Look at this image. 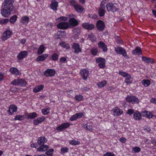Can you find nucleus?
<instances>
[{
	"instance_id": "60",
	"label": "nucleus",
	"mask_w": 156,
	"mask_h": 156,
	"mask_svg": "<svg viewBox=\"0 0 156 156\" xmlns=\"http://www.w3.org/2000/svg\"><path fill=\"white\" fill-rule=\"evenodd\" d=\"M65 34V32L64 31L59 30L57 32V34L59 35L63 36Z\"/></svg>"
},
{
	"instance_id": "27",
	"label": "nucleus",
	"mask_w": 156,
	"mask_h": 156,
	"mask_svg": "<svg viewBox=\"0 0 156 156\" xmlns=\"http://www.w3.org/2000/svg\"><path fill=\"white\" fill-rule=\"evenodd\" d=\"M29 22V18L28 16H27L23 17L20 20V23L22 24L27 25Z\"/></svg>"
},
{
	"instance_id": "58",
	"label": "nucleus",
	"mask_w": 156,
	"mask_h": 156,
	"mask_svg": "<svg viewBox=\"0 0 156 156\" xmlns=\"http://www.w3.org/2000/svg\"><path fill=\"white\" fill-rule=\"evenodd\" d=\"M38 122L41 123L45 119V117L44 116H43L41 117H38L37 118Z\"/></svg>"
},
{
	"instance_id": "45",
	"label": "nucleus",
	"mask_w": 156,
	"mask_h": 156,
	"mask_svg": "<svg viewBox=\"0 0 156 156\" xmlns=\"http://www.w3.org/2000/svg\"><path fill=\"white\" fill-rule=\"evenodd\" d=\"M24 119V115H16L14 119L15 120H18L21 121Z\"/></svg>"
},
{
	"instance_id": "56",
	"label": "nucleus",
	"mask_w": 156,
	"mask_h": 156,
	"mask_svg": "<svg viewBox=\"0 0 156 156\" xmlns=\"http://www.w3.org/2000/svg\"><path fill=\"white\" fill-rule=\"evenodd\" d=\"M60 62L62 63H65L67 62L66 58L65 57H62L59 59Z\"/></svg>"
},
{
	"instance_id": "49",
	"label": "nucleus",
	"mask_w": 156,
	"mask_h": 156,
	"mask_svg": "<svg viewBox=\"0 0 156 156\" xmlns=\"http://www.w3.org/2000/svg\"><path fill=\"white\" fill-rule=\"evenodd\" d=\"M49 112V109L48 108H45L42 110V113L44 115H47Z\"/></svg>"
},
{
	"instance_id": "7",
	"label": "nucleus",
	"mask_w": 156,
	"mask_h": 156,
	"mask_svg": "<svg viewBox=\"0 0 156 156\" xmlns=\"http://www.w3.org/2000/svg\"><path fill=\"white\" fill-rule=\"evenodd\" d=\"M70 126L69 123L68 122L63 123L56 128V130L59 131H62L68 128Z\"/></svg>"
},
{
	"instance_id": "36",
	"label": "nucleus",
	"mask_w": 156,
	"mask_h": 156,
	"mask_svg": "<svg viewBox=\"0 0 156 156\" xmlns=\"http://www.w3.org/2000/svg\"><path fill=\"white\" fill-rule=\"evenodd\" d=\"M9 71L11 73L15 75H19L20 73L18 70L16 68L12 67L10 69Z\"/></svg>"
},
{
	"instance_id": "5",
	"label": "nucleus",
	"mask_w": 156,
	"mask_h": 156,
	"mask_svg": "<svg viewBox=\"0 0 156 156\" xmlns=\"http://www.w3.org/2000/svg\"><path fill=\"white\" fill-rule=\"evenodd\" d=\"M96 62L98 63V66L101 68H103L105 67V60L104 58L101 57L97 58L96 59Z\"/></svg>"
},
{
	"instance_id": "12",
	"label": "nucleus",
	"mask_w": 156,
	"mask_h": 156,
	"mask_svg": "<svg viewBox=\"0 0 156 156\" xmlns=\"http://www.w3.org/2000/svg\"><path fill=\"white\" fill-rule=\"evenodd\" d=\"M58 6V3L56 0H52L50 4V7L53 11H56Z\"/></svg>"
},
{
	"instance_id": "42",
	"label": "nucleus",
	"mask_w": 156,
	"mask_h": 156,
	"mask_svg": "<svg viewBox=\"0 0 156 156\" xmlns=\"http://www.w3.org/2000/svg\"><path fill=\"white\" fill-rule=\"evenodd\" d=\"M107 83V82L106 80H104L101 82H99L97 83V85L98 87L101 88L104 87Z\"/></svg>"
},
{
	"instance_id": "52",
	"label": "nucleus",
	"mask_w": 156,
	"mask_h": 156,
	"mask_svg": "<svg viewBox=\"0 0 156 156\" xmlns=\"http://www.w3.org/2000/svg\"><path fill=\"white\" fill-rule=\"evenodd\" d=\"M119 74L124 77H126L129 74L126 72L120 71L119 72Z\"/></svg>"
},
{
	"instance_id": "9",
	"label": "nucleus",
	"mask_w": 156,
	"mask_h": 156,
	"mask_svg": "<svg viewBox=\"0 0 156 156\" xmlns=\"http://www.w3.org/2000/svg\"><path fill=\"white\" fill-rule=\"evenodd\" d=\"M126 100L127 102L131 103L132 104L138 103L139 102L138 98L132 96H128L126 98Z\"/></svg>"
},
{
	"instance_id": "29",
	"label": "nucleus",
	"mask_w": 156,
	"mask_h": 156,
	"mask_svg": "<svg viewBox=\"0 0 156 156\" xmlns=\"http://www.w3.org/2000/svg\"><path fill=\"white\" fill-rule=\"evenodd\" d=\"M74 8L76 11L80 13H82L84 10L82 6L78 4H76Z\"/></svg>"
},
{
	"instance_id": "39",
	"label": "nucleus",
	"mask_w": 156,
	"mask_h": 156,
	"mask_svg": "<svg viewBox=\"0 0 156 156\" xmlns=\"http://www.w3.org/2000/svg\"><path fill=\"white\" fill-rule=\"evenodd\" d=\"M37 114L36 112H33L30 113L27 115V119H33L37 116Z\"/></svg>"
},
{
	"instance_id": "8",
	"label": "nucleus",
	"mask_w": 156,
	"mask_h": 156,
	"mask_svg": "<svg viewBox=\"0 0 156 156\" xmlns=\"http://www.w3.org/2000/svg\"><path fill=\"white\" fill-rule=\"evenodd\" d=\"M12 32L10 30H7L2 34L1 38L2 40L5 41L10 37L12 35Z\"/></svg>"
},
{
	"instance_id": "43",
	"label": "nucleus",
	"mask_w": 156,
	"mask_h": 156,
	"mask_svg": "<svg viewBox=\"0 0 156 156\" xmlns=\"http://www.w3.org/2000/svg\"><path fill=\"white\" fill-rule=\"evenodd\" d=\"M17 16L16 15H14L12 16L9 20L10 22L12 24H14L17 20Z\"/></svg>"
},
{
	"instance_id": "11",
	"label": "nucleus",
	"mask_w": 156,
	"mask_h": 156,
	"mask_svg": "<svg viewBox=\"0 0 156 156\" xmlns=\"http://www.w3.org/2000/svg\"><path fill=\"white\" fill-rule=\"evenodd\" d=\"M69 27V24L67 22H62L58 23L57 25V27L58 29L66 30Z\"/></svg>"
},
{
	"instance_id": "51",
	"label": "nucleus",
	"mask_w": 156,
	"mask_h": 156,
	"mask_svg": "<svg viewBox=\"0 0 156 156\" xmlns=\"http://www.w3.org/2000/svg\"><path fill=\"white\" fill-rule=\"evenodd\" d=\"M69 149L66 147H63L61 149V154H64L68 152Z\"/></svg>"
},
{
	"instance_id": "47",
	"label": "nucleus",
	"mask_w": 156,
	"mask_h": 156,
	"mask_svg": "<svg viewBox=\"0 0 156 156\" xmlns=\"http://www.w3.org/2000/svg\"><path fill=\"white\" fill-rule=\"evenodd\" d=\"M54 150L53 149H51L45 152V154L48 156H53V152Z\"/></svg>"
},
{
	"instance_id": "41",
	"label": "nucleus",
	"mask_w": 156,
	"mask_h": 156,
	"mask_svg": "<svg viewBox=\"0 0 156 156\" xmlns=\"http://www.w3.org/2000/svg\"><path fill=\"white\" fill-rule=\"evenodd\" d=\"M150 81L148 80L144 79L142 80V83L144 86L145 87L149 86L150 84Z\"/></svg>"
},
{
	"instance_id": "64",
	"label": "nucleus",
	"mask_w": 156,
	"mask_h": 156,
	"mask_svg": "<svg viewBox=\"0 0 156 156\" xmlns=\"http://www.w3.org/2000/svg\"><path fill=\"white\" fill-rule=\"evenodd\" d=\"M4 73L0 72V81H2L4 80Z\"/></svg>"
},
{
	"instance_id": "3",
	"label": "nucleus",
	"mask_w": 156,
	"mask_h": 156,
	"mask_svg": "<svg viewBox=\"0 0 156 156\" xmlns=\"http://www.w3.org/2000/svg\"><path fill=\"white\" fill-rule=\"evenodd\" d=\"M106 8L108 11L115 12L118 10V5L115 3H109L106 5Z\"/></svg>"
},
{
	"instance_id": "10",
	"label": "nucleus",
	"mask_w": 156,
	"mask_h": 156,
	"mask_svg": "<svg viewBox=\"0 0 156 156\" xmlns=\"http://www.w3.org/2000/svg\"><path fill=\"white\" fill-rule=\"evenodd\" d=\"M104 23L101 20H98L96 23V27L99 31H102L105 28Z\"/></svg>"
},
{
	"instance_id": "62",
	"label": "nucleus",
	"mask_w": 156,
	"mask_h": 156,
	"mask_svg": "<svg viewBox=\"0 0 156 156\" xmlns=\"http://www.w3.org/2000/svg\"><path fill=\"white\" fill-rule=\"evenodd\" d=\"M126 140V139L124 137H121L120 138L119 141L122 143H125Z\"/></svg>"
},
{
	"instance_id": "16",
	"label": "nucleus",
	"mask_w": 156,
	"mask_h": 156,
	"mask_svg": "<svg viewBox=\"0 0 156 156\" xmlns=\"http://www.w3.org/2000/svg\"><path fill=\"white\" fill-rule=\"evenodd\" d=\"M82 26L83 28L88 30H92L95 28V26L93 24H90L88 23H83Z\"/></svg>"
},
{
	"instance_id": "17",
	"label": "nucleus",
	"mask_w": 156,
	"mask_h": 156,
	"mask_svg": "<svg viewBox=\"0 0 156 156\" xmlns=\"http://www.w3.org/2000/svg\"><path fill=\"white\" fill-rule=\"evenodd\" d=\"M17 107L13 104L10 105L9 108L7 112L9 115H12L14 112H17Z\"/></svg>"
},
{
	"instance_id": "25",
	"label": "nucleus",
	"mask_w": 156,
	"mask_h": 156,
	"mask_svg": "<svg viewBox=\"0 0 156 156\" xmlns=\"http://www.w3.org/2000/svg\"><path fill=\"white\" fill-rule=\"evenodd\" d=\"M142 53L141 48L139 46H137L132 51V54L134 55H139L141 54Z\"/></svg>"
},
{
	"instance_id": "50",
	"label": "nucleus",
	"mask_w": 156,
	"mask_h": 156,
	"mask_svg": "<svg viewBox=\"0 0 156 156\" xmlns=\"http://www.w3.org/2000/svg\"><path fill=\"white\" fill-rule=\"evenodd\" d=\"M9 22V20L7 18L3 19L0 20V24L3 25L6 24Z\"/></svg>"
},
{
	"instance_id": "13",
	"label": "nucleus",
	"mask_w": 156,
	"mask_h": 156,
	"mask_svg": "<svg viewBox=\"0 0 156 156\" xmlns=\"http://www.w3.org/2000/svg\"><path fill=\"white\" fill-rule=\"evenodd\" d=\"M55 74V70L52 69H48L45 70L44 73V75L47 77L53 76Z\"/></svg>"
},
{
	"instance_id": "44",
	"label": "nucleus",
	"mask_w": 156,
	"mask_h": 156,
	"mask_svg": "<svg viewBox=\"0 0 156 156\" xmlns=\"http://www.w3.org/2000/svg\"><path fill=\"white\" fill-rule=\"evenodd\" d=\"M98 50L97 48L94 47L92 48L90 50V52L91 54L94 55H96L98 53Z\"/></svg>"
},
{
	"instance_id": "40",
	"label": "nucleus",
	"mask_w": 156,
	"mask_h": 156,
	"mask_svg": "<svg viewBox=\"0 0 156 156\" xmlns=\"http://www.w3.org/2000/svg\"><path fill=\"white\" fill-rule=\"evenodd\" d=\"M132 78L131 75L130 74L128 75L126 78L125 81V83L127 84L131 83L132 82V81L131 80Z\"/></svg>"
},
{
	"instance_id": "57",
	"label": "nucleus",
	"mask_w": 156,
	"mask_h": 156,
	"mask_svg": "<svg viewBox=\"0 0 156 156\" xmlns=\"http://www.w3.org/2000/svg\"><path fill=\"white\" fill-rule=\"evenodd\" d=\"M134 111L133 109H129L127 110L126 114L129 115H131L133 113L134 114Z\"/></svg>"
},
{
	"instance_id": "26",
	"label": "nucleus",
	"mask_w": 156,
	"mask_h": 156,
	"mask_svg": "<svg viewBox=\"0 0 156 156\" xmlns=\"http://www.w3.org/2000/svg\"><path fill=\"white\" fill-rule=\"evenodd\" d=\"M59 56V53H54L53 54L49 56V58L50 60L55 61L58 60Z\"/></svg>"
},
{
	"instance_id": "6",
	"label": "nucleus",
	"mask_w": 156,
	"mask_h": 156,
	"mask_svg": "<svg viewBox=\"0 0 156 156\" xmlns=\"http://www.w3.org/2000/svg\"><path fill=\"white\" fill-rule=\"evenodd\" d=\"M112 112L113 115L115 116H119L123 113V111L117 107L113 108Z\"/></svg>"
},
{
	"instance_id": "38",
	"label": "nucleus",
	"mask_w": 156,
	"mask_h": 156,
	"mask_svg": "<svg viewBox=\"0 0 156 156\" xmlns=\"http://www.w3.org/2000/svg\"><path fill=\"white\" fill-rule=\"evenodd\" d=\"M45 49V48L43 45H41L40 46L38 49L37 51L38 55H41L42 54Z\"/></svg>"
},
{
	"instance_id": "30",
	"label": "nucleus",
	"mask_w": 156,
	"mask_h": 156,
	"mask_svg": "<svg viewBox=\"0 0 156 156\" xmlns=\"http://www.w3.org/2000/svg\"><path fill=\"white\" fill-rule=\"evenodd\" d=\"M87 39L89 40L92 42H94L96 41V38L95 35L91 33L88 34Z\"/></svg>"
},
{
	"instance_id": "2",
	"label": "nucleus",
	"mask_w": 156,
	"mask_h": 156,
	"mask_svg": "<svg viewBox=\"0 0 156 156\" xmlns=\"http://www.w3.org/2000/svg\"><path fill=\"white\" fill-rule=\"evenodd\" d=\"M10 84L14 85H20L22 87H25L27 85V82L24 79H18L12 81Z\"/></svg>"
},
{
	"instance_id": "23",
	"label": "nucleus",
	"mask_w": 156,
	"mask_h": 156,
	"mask_svg": "<svg viewBox=\"0 0 156 156\" xmlns=\"http://www.w3.org/2000/svg\"><path fill=\"white\" fill-rule=\"evenodd\" d=\"M105 6L100 5L98 10V13L100 16H103L104 15L105 12Z\"/></svg>"
},
{
	"instance_id": "32",
	"label": "nucleus",
	"mask_w": 156,
	"mask_h": 156,
	"mask_svg": "<svg viewBox=\"0 0 156 156\" xmlns=\"http://www.w3.org/2000/svg\"><path fill=\"white\" fill-rule=\"evenodd\" d=\"M48 148V146L46 145L42 144L37 148V151H44Z\"/></svg>"
},
{
	"instance_id": "46",
	"label": "nucleus",
	"mask_w": 156,
	"mask_h": 156,
	"mask_svg": "<svg viewBox=\"0 0 156 156\" xmlns=\"http://www.w3.org/2000/svg\"><path fill=\"white\" fill-rule=\"evenodd\" d=\"M69 143L70 144L73 145H79L80 144V142L78 140H70L69 141Z\"/></svg>"
},
{
	"instance_id": "53",
	"label": "nucleus",
	"mask_w": 156,
	"mask_h": 156,
	"mask_svg": "<svg viewBox=\"0 0 156 156\" xmlns=\"http://www.w3.org/2000/svg\"><path fill=\"white\" fill-rule=\"evenodd\" d=\"M141 149L140 148L135 147L133 148V150L135 153H138L140 151Z\"/></svg>"
},
{
	"instance_id": "61",
	"label": "nucleus",
	"mask_w": 156,
	"mask_h": 156,
	"mask_svg": "<svg viewBox=\"0 0 156 156\" xmlns=\"http://www.w3.org/2000/svg\"><path fill=\"white\" fill-rule=\"evenodd\" d=\"M103 156H115L114 154L110 152H107Z\"/></svg>"
},
{
	"instance_id": "18",
	"label": "nucleus",
	"mask_w": 156,
	"mask_h": 156,
	"mask_svg": "<svg viewBox=\"0 0 156 156\" xmlns=\"http://www.w3.org/2000/svg\"><path fill=\"white\" fill-rule=\"evenodd\" d=\"M73 37L75 39L78 38L79 35L81 32V29L79 27H76L73 30Z\"/></svg>"
},
{
	"instance_id": "24",
	"label": "nucleus",
	"mask_w": 156,
	"mask_h": 156,
	"mask_svg": "<svg viewBox=\"0 0 156 156\" xmlns=\"http://www.w3.org/2000/svg\"><path fill=\"white\" fill-rule=\"evenodd\" d=\"M69 24L71 26L76 27L79 24L78 21L74 18L69 19Z\"/></svg>"
},
{
	"instance_id": "35",
	"label": "nucleus",
	"mask_w": 156,
	"mask_h": 156,
	"mask_svg": "<svg viewBox=\"0 0 156 156\" xmlns=\"http://www.w3.org/2000/svg\"><path fill=\"white\" fill-rule=\"evenodd\" d=\"M48 56L47 54H44L38 56L36 58V60L38 61H43Z\"/></svg>"
},
{
	"instance_id": "22",
	"label": "nucleus",
	"mask_w": 156,
	"mask_h": 156,
	"mask_svg": "<svg viewBox=\"0 0 156 156\" xmlns=\"http://www.w3.org/2000/svg\"><path fill=\"white\" fill-rule=\"evenodd\" d=\"M83 115V113L82 112H79L76 113L75 114L72 116L70 118V120L71 121H73L76 120L78 119L81 118Z\"/></svg>"
},
{
	"instance_id": "1",
	"label": "nucleus",
	"mask_w": 156,
	"mask_h": 156,
	"mask_svg": "<svg viewBox=\"0 0 156 156\" xmlns=\"http://www.w3.org/2000/svg\"><path fill=\"white\" fill-rule=\"evenodd\" d=\"M13 0H5L2 5L3 9L1 10V14L5 17H8L13 9Z\"/></svg>"
},
{
	"instance_id": "55",
	"label": "nucleus",
	"mask_w": 156,
	"mask_h": 156,
	"mask_svg": "<svg viewBox=\"0 0 156 156\" xmlns=\"http://www.w3.org/2000/svg\"><path fill=\"white\" fill-rule=\"evenodd\" d=\"M69 2L71 5L73 6L74 8L75 5H76V2L75 0H69Z\"/></svg>"
},
{
	"instance_id": "63",
	"label": "nucleus",
	"mask_w": 156,
	"mask_h": 156,
	"mask_svg": "<svg viewBox=\"0 0 156 156\" xmlns=\"http://www.w3.org/2000/svg\"><path fill=\"white\" fill-rule=\"evenodd\" d=\"M108 2V0H102L101 2V5L105 6V4L106 3Z\"/></svg>"
},
{
	"instance_id": "14",
	"label": "nucleus",
	"mask_w": 156,
	"mask_h": 156,
	"mask_svg": "<svg viewBox=\"0 0 156 156\" xmlns=\"http://www.w3.org/2000/svg\"><path fill=\"white\" fill-rule=\"evenodd\" d=\"M72 48L74 50V52L75 54H78L81 51L82 49L80 48V45L78 43H73Z\"/></svg>"
},
{
	"instance_id": "54",
	"label": "nucleus",
	"mask_w": 156,
	"mask_h": 156,
	"mask_svg": "<svg viewBox=\"0 0 156 156\" xmlns=\"http://www.w3.org/2000/svg\"><path fill=\"white\" fill-rule=\"evenodd\" d=\"M86 128L88 130L90 131H92L93 130L92 126L90 125H88V124H86Z\"/></svg>"
},
{
	"instance_id": "34",
	"label": "nucleus",
	"mask_w": 156,
	"mask_h": 156,
	"mask_svg": "<svg viewBox=\"0 0 156 156\" xmlns=\"http://www.w3.org/2000/svg\"><path fill=\"white\" fill-rule=\"evenodd\" d=\"M44 87V86L43 85H41L37 86L34 88L33 91L35 93H37L42 90L43 89Z\"/></svg>"
},
{
	"instance_id": "31",
	"label": "nucleus",
	"mask_w": 156,
	"mask_h": 156,
	"mask_svg": "<svg viewBox=\"0 0 156 156\" xmlns=\"http://www.w3.org/2000/svg\"><path fill=\"white\" fill-rule=\"evenodd\" d=\"M142 115L143 116L146 117L148 118H151L152 117V114L149 111H144L142 112Z\"/></svg>"
},
{
	"instance_id": "21",
	"label": "nucleus",
	"mask_w": 156,
	"mask_h": 156,
	"mask_svg": "<svg viewBox=\"0 0 156 156\" xmlns=\"http://www.w3.org/2000/svg\"><path fill=\"white\" fill-rule=\"evenodd\" d=\"M28 54V53L27 51H22L18 54L17 57L19 59L22 60L26 58Z\"/></svg>"
},
{
	"instance_id": "48",
	"label": "nucleus",
	"mask_w": 156,
	"mask_h": 156,
	"mask_svg": "<svg viewBox=\"0 0 156 156\" xmlns=\"http://www.w3.org/2000/svg\"><path fill=\"white\" fill-rule=\"evenodd\" d=\"M75 99L78 101H80L83 100V97L81 95H76L75 97Z\"/></svg>"
},
{
	"instance_id": "20",
	"label": "nucleus",
	"mask_w": 156,
	"mask_h": 156,
	"mask_svg": "<svg viewBox=\"0 0 156 156\" xmlns=\"http://www.w3.org/2000/svg\"><path fill=\"white\" fill-rule=\"evenodd\" d=\"M98 45L99 48L102 49L104 52H105L107 51L108 50L107 46L104 42L102 41H99L98 42Z\"/></svg>"
},
{
	"instance_id": "37",
	"label": "nucleus",
	"mask_w": 156,
	"mask_h": 156,
	"mask_svg": "<svg viewBox=\"0 0 156 156\" xmlns=\"http://www.w3.org/2000/svg\"><path fill=\"white\" fill-rule=\"evenodd\" d=\"M59 45L62 47L66 49H69L70 48L69 44L65 42H62L59 43Z\"/></svg>"
},
{
	"instance_id": "28",
	"label": "nucleus",
	"mask_w": 156,
	"mask_h": 156,
	"mask_svg": "<svg viewBox=\"0 0 156 156\" xmlns=\"http://www.w3.org/2000/svg\"><path fill=\"white\" fill-rule=\"evenodd\" d=\"M47 141V139L45 137L41 136L38 138L37 143L39 145H42V144H44Z\"/></svg>"
},
{
	"instance_id": "33",
	"label": "nucleus",
	"mask_w": 156,
	"mask_h": 156,
	"mask_svg": "<svg viewBox=\"0 0 156 156\" xmlns=\"http://www.w3.org/2000/svg\"><path fill=\"white\" fill-rule=\"evenodd\" d=\"M133 117L136 120H140L142 119L141 114L139 112H136L134 113Z\"/></svg>"
},
{
	"instance_id": "15",
	"label": "nucleus",
	"mask_w": 156,
	"mask_h": 156,
	"mask_svg": "<svg viewBox=\"0 0 156 156\" xmlns=\"http://www.w3.org/2000/svg\"><path fill=\"white\" fill-rule=\"evenodd\" d=\"M142 59L143 61L146 63L153 64L155 63V60L152 58L147 57L146 56H142Z\"/></svg>"
},
{
	"instance_id": "19",
	"label": "nucleus",
	"mask_w": 156,
	"mask_h": 156,
	"mask_svg": "<svg viewBox=\"0 0 156 156\" xmlns=\"http://www.w3.org/2000/svg\"><path fill=\"white\" fill-rule=\"evenodd\" d=\"M80 74L82 77L83 79L86 80L89 74V71L86 69H82L80 71Z\"/></svg>"
},
{
	"instance_id": "4",
	"label": "nucleus",
	"mask_w": 156,
	"mask_h": 156,
	"mask_svg": "<svg viewBox=\"0 0 156 156\" xmlns=\"http://www.w3.org/2000/svg\"><path fill=\"white\" fill-rule=\"evenodd\" d=\"M115 50L117 54H121L125 58L127 57L126 52L123 48L120 47L115 48Z\"/></svg>"
},
{
	"instance_id": "59",
	"label": "nucleus",
	"mask_w": 156,
	"mask_h": 156,
	"mask_svg": "<svg viewBox=\"0 0 156 156\" xmlns=\"http://www.w3.org/2000/svg\"><path fill=\"white\" fill-rule=\"evenodd\" d=\"M58 19L59 20H63L64 21H66L68 20V18L66 17L62 16L59 17Z\"/></svg>"
}]
</instances>
